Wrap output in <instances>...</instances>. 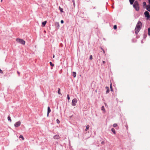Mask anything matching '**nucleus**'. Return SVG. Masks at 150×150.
<instances>
[{
	"mask_svg": "<svg viewBox=\"0 0 150 150\" xmlns=\"http://www.w3.org/2000/svg\"><path fill=\"white\" fill-rule=\"evenodd\" d=\"M133 6L136 11H138L139 10V4L137 1H135Z\"/></svg>",
	"mask_w": 150,
	"mask_h": 150,
	"instance_id": "obj_1",
	"label": "nucleus"
},
{
	"mask_svg": "<svg viewBox=\"0 0 150 150\" xmlns=\"http://www.w3.org/2000/svg\"><path fill=\"white\" fill-rule=\"evenodd\" d=\"M16 40L17 42H18L20 43H21L22 45H25V41L22 39L17 38L16 39Z\"/></svg>",
	"mask_w": 150,
	"mask_h": 150,
	"instance_id": "obj_2",
	"label": "nucleus"
},
{
	"mask_svg": "<svg viewBox=\"0 0 150 150\" xmlns=\"http://www.w3.org/2000/svg\"><path fill=\"white\" fill-rule=\"evenodd\" d=\"M145 17L147 18V19H149L150 18L149 13L147 11H146L144 13Z\"/></svg>",
	"mask_w": 150,
	"mask_h": 150,
	"instance_id": "obj_3",
	"label": "nucleus"
},
{
	"mask_svg": "<svg viewBox=\"0 0 150 150\" xmlns=\"http://www.w3.org/2000/svg\"><path fill=\"white\" fill-rule=\"evenodd\" d=\"M77 102L76 99L74 98L72 100L71 105L72 106H75L76 105V103Z\"/></svg>",
	"mask_w": 150,
	"mask_h": 150,
	"instance_id": "obj_4",
	"label": "nucleus"
},
{
	"mask_svg": "<svg viewBox=\"0 0 150 150\" xmlns=\"http://www.w3.org/2000/svg\"><path fill=\"white\" fill-rule=\"evenodd\" d=\"M142 23L140 21H139L138 22L136 27L137 28H141V27L142 26Z\"/></svg>",
	"mask_w": 150,
	"mask_h": 150,
	"instance_id": "obj_5",
	"label": "nucleus"
},
{
	"mask_svg": "<svg viewBox=\"0 0 150 150\" xmlns=\"http://www.w3.org/2000/svg\"><path fill=\"white\" fill-rule=\"evenodd\" d=\"M21 124L20 121H19L15 123L14 124V126L16 127H18Z\"/></svg>",
	"mask_w": 150,
	"mask_h": 150,
	"instance_id": "obj_6",
	"label": "nucleus"
},
{
	"mask_svg": "<svg viewBox=\"0 0 150 150\" xmlns=\"http://www.w3.org/2000/svg\"><path fill=\"white\" fill-rule=\"evenodd\" d=\"M141 28H137L135 27V33L136 34H137L138 32H139V31L140 30Z\"/></svg>",
	"mask_w": 150,
	"mask_h": 150,
	"instance_id": "obj_7",
	"label": "nucleus"
},
{
	"mask_svg": "<svg viewBox=\"0 0 150 150\" xmlns=\"http://www.w3.org/2000/svg\"><path fill=\"white\" fill-rule=\"evenodd\" d=\"M55 25L57 29H59V22H56L55 23Z\"/></svg>",
	"mask_w": 150,
	"mask_h": 150,
	"instance_id": "obj_8",
	"label": "nucleus"
},
{
	"mask_svg": "<svg viewBox=\"0 0 150 150\" xmlns=\"http://www.w3.org/2000/svg\"><path fill=\"white\" fill-rule=\"evenodd\" d=\"M53 138L54 139H58L59 138V137L58 135H56L54 136Z\"/></svg>",
	"mask_w": 150,
	"mask_h": 150,
	"instance_id": "obj_9",
	"label": "nucleus"
},
{
	"mask_svg": "<svg viewBox=\"0 0 150 150\" xmlns=\"http://www.w3.org/2000/svg\"><path fill=\"white\" fill-rule=\"evenodd\" d=\"M146 10L149 12H150V5H148L146 6Z\"/></svg>",
	"mask_w": 150,
	"mask_h": 150,
	"instance_id": "obj_10",
	"label": "nucleus"
},
{
	"mask_svg": "<svg viewBox=\"0 0 150 150\" xmlns=\"http://www.w3.org/2000/svg\"><path fill=\"white\" fill-rule=\"evenodd\" d=\"M51 111V110L50 109V107L48 106L47 107V112H48V114H49V113Z\"/></svg>",
	"mask_w": 150,
	"mask_h": 150,
	"instance_id": "obj_11",
	"label": "nucleus"
},
{
	"mask_svg": "<svg viewBox=\"0 0 150 150\" xmlns=\"http://www.w3.org/2000/svg\"><path fill=\"white\" fill-rule=\"evenodd\" d=\"M47 23V21H45L42 23V24L43 25V26H45L46 23Z\"/></svg>",
	"mask_w": 150,
	"mask_h": 150,
	"instance_id": "obj_12",
	"label": "nucleus"
},
{
	"mask_svg": "<svg viewBox=\"0 0 150 150\" xmlns=\"http://www.w3.org/2000/svg\"><path fill=\"white\" fill-rule=\"evenodd\" d=\"M135 0H129L130 4L131 5L133 4Z\"/></svg>",
	"mask_w": 150,
	"mask_h": 150,
	"instance_id": "obj_13",
	"label": "nucleus"
},
{
	"mask_svg": "<svg viewBox=\"0 0 150 150\" xmlns=\"http://www.w3.org/2000/svg\"><path fill=\"white\" fill-rule=\"evenodd\" d=\"M106 88L107 89L106 91V93H108L110 91L109 88V87H106Z\"/></svg>",
	"mask_w": 150,
	"mask_h": 150,
	"instance_id": "obj_14",
	"label": "nucleus"
},
{
	"mask_svg": "<svg viewBox=\"0 0 150 150\" xmlns=\"http://www.w3.org/2000/svg\"><path fill=\"white\" fill-rule=\"evenodd\" d=\"M111 131L114 134H116L115 131V129L114 128H112Z\"/></svg>",
	"mask_w": 150,
	"mask_h": 150,
	"instance_id": "obj_15",
	"label": "nucleus"
},
{
	"mask_svg": "<svg viewBox=\"0 0 150 150\" xmlns=\"http://www.w3.org/2000/svg\"><path fill=\"white\" fill-rule=\"evenodd\" d=\"M74 77H75L76 76V73L75 72L73 71L72 73Z\"/></svg>",
	"mask_w": 150,
	"mask_h": 150,
	"instance_id": "obj_16",
	"label": "nucleus"
},
{
	"mask_svg": "<svg viewBox=\"0 0 150 150\" xmlns=\"http://www.w3.org/2000/svg\"><path fill=\"white\" fill-rule=\"evenodd\" d=\"M148 35L150 36V28H148Z\"/></svg>",
	"mask_w": 150,
	"mask_h": 150,
	"instance_id": "obj_17",
	"label": "nucleus"
},
{
	"mask_svg": "<svg viewBox=\"0 0 150 150\" xmlns=\"http://www.w3.org/2000/svg\"><path fill=\"white\" fill-rule=\"evenodd\" d=\"M89 125H87L86 126V128L85 129V130L86 131H87V130L88 129H89Z\"/></svg>",
	"mask_w": 150,
	"mask_h": 150,
	"instance_id": "obj_18",
	"label": "nucleus"
},
{
	"mask_svg": "<svg viewBox=\"0 0 150 150\" xmlns=\"http://www.w3.org/2000/svg\"><path fill=\"white\" fill-rule=\"evenodd\" d=\"M19 138H21L23 140H24V138L22 135H21L19 136Z\"/></svg>",
	"mask_w": 150,
	"mask_h": 150,
	"instance_id": "obj_19",
	"label": "nucleus"
},
{
	"mask_svg": "<svg viewBox=\"0 0 150 150\" xmlns=\"http://www.w3.org/2000/svg\"><path fill=\"white\" fill-rule=\"evenodd\" d=\"M59 9L60 10V11L62 12H64V11H63V8H61L60 7H59Z\"/></svg>",
	"mask_w": 150,
	"mask_h": 150,
	"instance_id": "obj_20",
	"label": "nucleus"
},
{
	"mask_svg": "<svg viewBox=\"0 0 150 150\" xmlns=\"http://www.w3.org/2000/svg\"><path fill=\"white\" fill-rule=\"evenodd\" d=\"M8 121H10V122H11V117L10 116H8Z\"/></svg>",
	"mask_w": 150,
	"mask_h": 150,
	"instance_id": "obj_21",
	"label": "nucleus"
},
{
	"mask_svg": "<svg viewBox=\"0 0 150 150\" xmlns=\"http://www.w3.org/2000/svg\"><path fill=\"white\" fill-rule=\"evenodd\" d=\"M50 65L52 67H53L54 66V64H53L51 62H50Z\"/></svg>",
	"mask_w": 150,
	"mask_h": 150,
	"instance_id": "obj_22",
	"label": "nucleus"
},
{
	"mask_svg": "<svg viewBox=\"0 0 150 150\" xmlns=\"http://www.w3.org/2000/svg\"><path fill=\"white\" fill-rule=\"evenodd\" d=\"M57 93L59 94H61L60 88H58V91Z\"/></svg>",
	"mask_w": 150,
	"mask_h": 150,
	"instance_id": "obj_23",
	"label": "nucleus"
},
{
	"mask_svg": "<svg viewBox=\"0 0 150 150\" xmlns=\"http://www.w3.org/2000/svg\"><path fill=\"white\" fill-rule=\"evenodd\" d=\"M147 36V35L146 34H144L143 35V38L145 39Z\"/></svg>",
	"mask_w": 150,
	"mask_h": 150,
	"instance_id": "obj_24",
	"label": "nucleus"
},
{
	"mask_svg": "<svg viewBox=\"0 0 150 150\" xmlns=\"http://www.w3.org/2000/svg\"><path fill=\"white\" fill-rule=\"evenodd\" d=\"M117 126V124L116 123H115L113 125V127H116Z\"/></svg>",
	"mask_w": 150,
	"mask_h": 150,
	"instance_id": "obj_25",
	"label": "nucleus"
},
{
	"mask_svg": "<svg viewBox=\"0 0 150 150\" xmlns=\"http://www.w3.org/2000/svg\"><path fill=\"white\" fill-rule=\"evenodd\" d=\"M113 28L114 29H116L117 28V26L116 25H115L114 26Z\"/></svg>",
	"mask_w": 150,
	"mask_h": 150,
	"instance_id": "obj_26",
	"label": "nucleus"
},
{
	"mask_svg": "<svg viewBox=\"0 0 150 150\" xmlns=\"http://www.w3.org/2000/svg\"><path fill=\"white\" fill-rule=\"evenodd\" d=\"M101 110H102L104 111L105 110V108L103 106H102L101 107Z\"/></svg>",
	"mask_w": 150,
	"mask_h": 150,
	"instance_id": "obj_27",
	"label": "nucleus"
},
{
	"mask_svg": "<svg viewBox=\"0 0 150 150\" xmlns=\"http://www.w3.org/2000/svg\"><path fill=\"white\" fill-rule=\"evenodd\" d=\"M143 4L144 6H147L146 5V3L145 2H143Z\"/></svg>",
	"mask_w": 150,
	"mask_h": 150,
	"instance_id": "obj_28",
	"label": "nucleus"
},
{
	"mask_svg": "<svg viewBox=\"0 0 150 150\" xmlns=\"http://www.w3.org/2000/svg\"><path fill=\"white\" fill-rule=\"evenodd\" d=\"M56 121H57V123H58V124L60 122V121H59V120L58 119Z\"/></svg>",
	"mask_w": 150,
	"mask_h": 150,
	"instance_id": "obj_29",
	"label": "nucleus"
},
{
	"mask_svg": "<svg viewBox=\"0 0 150 150\" xmlns=\"http://www.w3.org/2000/svg\"><path fill=\"white\" fill-rule=\"evenodd\" d=\"M67 99L68 100H69L70 99V97H69V94H68L67 95Z\"/></svg>",
	"mask_w": 150,
	"mask_h": 150,
	"instance_id": "obj_30",
	"label": "nucleus"
},
{
	"mask_svg": "<svg viewBox=\"0 0 150 150\" xmlns=\"http://www.w3.org/2000/svg\"><path fill=\"white\" fill-rule=\"evenodd\" d=\"M101 49L103 50V53L105 54V51L104 50L102 47H101Z\"/></svg>",
	"mask_w": 150,
	"mask_h": 150,
	"instance_id": "obj_31",
	"label": "nucleus"
},
{
	"mask_svg": "<svg viewBox=\"0 0 150 150\" xmlns=\"http://www.w3.org/2000/svg\"><path fill=\"white\" fill-rule=\"evenodd\" d=\"M89 59H91V60L92 59V55H91L90 56V57Z\"/></svg>",
	"mask_w": 150,
	"mask_h": 150,
	"instance_id": "obj_32",
	"label": "nucleus"
},
{
	"mask_svg": "<svg viewBox=\"0 0 150 150\" xmlns=\"http://www.w3.org/2000/svg\"><path fill=\"white\" fill-rule=\"evenodd\" d=\"M64 22V21L63 20H61V23L62 24Z\"/></svg>",
	"mask_w": 150,
	"mask_h": 150,
	"instance_id": "obj_33",
	"label": "nucleus"
},
{
	"mask_svg": "<svg viewBox=\"0 0 150 150\" xmlns=\"http://www.w3.org/2000/svg\"><path fill=\"white\" fill-rule=\"evenodd\" d=\"M0 72L1 73H3V71L0 69Z\"/></svg>",
	"mask_w": 150,
	"mask_h": 150,
	"instance_id": "obj_34",
	"label": "nucleus"
},
{
	"mask_svg": "<svg viewBox=\"0 0 150 150\" xmlns=\"http://www.w3.org/2000/svg\"><path fill=\"white\" fill-rule=\"evenodd\" d=\"M110 88L111 91H113V89H112V87H111V88Z\"/></svg>",
	"mask_w": 150,
	"mask_h": 150,
	"instance_id": "obj_35",
	"label": "nucleus"
},
{
	"mask_svg": "<svg viewBox=\"0 0 150 150\" xmlns=\"http://www.w3.org/2000/svg\"><path fill=\"white\" fill-rule=\"evenodd\" d=\"M105 61H103V64H105Z\"/></svg>",
	"mask_w": 150,
	"mask_h": 150,
	"instance_id": "obj_36",
	"label": "nucleus"
},
{
	"mask_svg": "<svg viewBox=\"0 0 150 150\" xmlns=\"http://www.w3.org/2000/svg\"><path fill=\"white\" fill-rule=\"evenodd\" d=\"M110 88L111 87H112V83H111V84H110Z\"/></svg>",
	"mask_w": 150,
	"mask_h": 150,
	"instance_id": "obj_37",
	"label": "nucleus"
},
{
	"mask_svg": "<svg viewBox=\"0 0 150 150\" xmlns=\"http://www.w3.org/2000/svg\"><path fill=\"white\" fill-rule=\"evenodd\" d=\"M73 4L74 6L75 7V3H73Z\"/></svg>",
	"mask_w": 150,
	"mask_h": 150,
	"instance_id": "obj_38",
	"label": "nucleus"
},
{
	"mask_svg": "<svg viewBox=\"0 0 150 150\" xmlns=\"http://www.w3.org/2000/svg\"><path fill=\"white\" fill-rule=\"evenodd\" d=\"M72 2H73V3H75L74 0H72Z\"/></svg>",
	"mask_w": 150,
	"mask_h": 150,
	"instance_id": "obj_39",
	"label": "nucleus"
},
{
	"mask_svg": "<svg viewBox=\"0 0 150 150\" xmlns=\"http://www.w3.org/2000/svg\"><path fill=\"white\" fill-rule=\"evenodd\" d=\"M17 73H18V74L19 75H20V73L19 71H17Z\"/></svg>",
	"mask_w": 150,
	"mask_h": 150,
	"instance_id": "obj_40",
	"label": "nucleus"
},
{
	"mask_svg": "<svg viewBox=\"0 0 150 150\" xmlns=\"http://www.w3.org/2000/svg\"><path fill=\"white\" fill-rule=\"evenodd\" d=\"M54 57H55V56H54V55H53V58H54Z\"/></svg>",
	"mask_w": 150,
	"mask_h": 150,
	"instance_id": "obj_41",
	"label": "nucleus"
},
{
	"mask_svg": "<svg viewBox=\"0 0 150 150\" xmlns=\"http://www.w3.org/2000/svg\"><path fill=\"white\" fill-rule=\"evenodd\" d=\"M149 3L150 4V0H149Z\"/></svg>",
	"mask_w": 150,
	"mask_h": 150,
	"instance_id": "obj_42",
	"label": "nucleus"
},
{
	"mask_svg": "<svg viewBox=\"0 0 150 150\" xmlns=\"http://www.w3.org/2000/svg\"><path fill=\"white\" fill-rule=\"evenodd\" d=\"M49 116V114H48V112H47V116L48 117Z\"/></svg>",
	"mask_w": 150,
	"mask_h": 150,
	"instance_id": "obj_43",
	"label": "nucleus"
},
{
	"mask_svg": "<svg viewBox=\"0 0 150 150\" xmlns=\"http://www.w3.org/2000/svg\"><path fill=\"white\" fill-rule=\"evenodd\" d=\"M103 142H101L102 144L103 143Z\"/></svg>",
	"mask_w": 150,
	"mask_h": 150,
	"instance_id": "obj_44",
	"label": "nucleus"
},
{
	"mask_svg": "<svg viewBox=\"0 0 150 150\" xmlns=\"http://www.w3.org/2000/svg\"><path fill=\"white\" fill-rule=\"evenodd\" d=\"M103 39H104V40H105V39L104 38H103Z\"/></svg>",
	"mask_w": 150,
	"mask_h": 150,
	"instance_id": "obj_45",
	"label": "nucleus"
},
{
	"mask_svg": "<svg viewBox=\"0 0 150 150\" xmlns=\"http://www.w3.org/2000/svg\"><path fill=\"white\" fill-rule=\"evenodd\" d=\"M2 0H1V2H2Z\"/></svg>",
	"mask_w": 150,
	"mask_h": 150,
	"instance_id": "obj_46",
	"label": "nucleus"
}]
</instances>
